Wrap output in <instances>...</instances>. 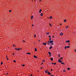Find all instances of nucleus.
Returning a JSON list of instances; mask_svg holds the SVG:
<instances>
[{
    "mask_svg": "<svg viewBox=\"0 0 76 76\" xmlns=\"http://www.w3.org/2000/svg\"><path fill=\"white\" fill-rule=\"evenodd\" d=\"M15 50H18V51H19V50H20V48H15Z\"/></svg>",
    "mask_w": 76,
    "mask_h": 76,
    "instance_id": "nucleus-4",
    "label": "nucleus"
},
{
    "mask_svg": "<svg viewBox=\"0 0 76 76\" xmlns=\"http://www.w3.org/2000/svg\"><path fill=\"white\" fill-rule=\"evenodd\" d=\"M22 49V48H21L20 49Z\"/></svg>",
    "mask_w": 76,
    "mask_h": 76,
    "instance_id": "nucleus-58",
    "label": "nucleus"
},
{
    "mask_svg": "<svg viewBox=\"0 0 76 76\" xmlns=\"http://www.w3.org/2000/svg\"><path fill=\"white\" fill-rule=\"evenodd\" d=\"M74 51H75V52H76V49H75L74 50Z\"/></svg>",
    "mask_w": 76,
    "mask_h": 76,
    "instance_id": "nucleus-33",
    "label": "nucleus"
},
{
    "mask_svg": "<svg viewBox=\"0 0 76 76\" xmlns=\"http://www.w3.org/2000/svg\"><path fill=\"white\" fill-rule=\"evenodd\" d=\"M43 44L44 45H46V44H45V43H43Z\"/></svg>",
    "mask_w": 76,
    "mask_h": 76,
    "instance_id": "nucleus-21",
    "label": "nucleus"
},
{
    "mask_svg": "<svg viewBox=\"0 0 76 76\" xmlns=\"http://www.w3.org/2000/svg\"><path fill=\"white\" fill-rule=\"evenodd\" d=\"M54 36H52V37H53V38H54Z\"/></svg>",
    "mask_w": 76,
    "mask_h": 76,
    "instance_id": "nucleus-42",
    "label": "nucleus"
},
{
    "mask_svg": "<svg viewBox=\"0 0 76 76\" xmlns=\"http://www.w3.org/2000/svg\"><path fill=\"white\" fill-rule=\"evenodd\" d=\"M51 38L49 39L50 41H51Z\"/></svg>",
    "mask_w": 76,
    "mask_h": 76,
    "instance_id": "nucleus-35",
    "label": "nucleus"
},
{
    "mask_svg": "<svg viewBox=\"0 0 76 76\" xmlns=\"http://www.w3.org/2000/svg\"><path fill=\"white\" fill-rule=\"evenodd\" d=\"M67 69L69 70H70V68H67Z\"/></svg>",
    "mask_w": 76,
    "mask_h": 76,
    "instance_id": "nucleus-24",
    "label": "nucleus"
},
{
    "mask_svg": "<svg viewBox=\"0 0 76 76\" xmlns=\"http://www.w3.org/2000/svg\"><path fill=\"white\" fill-rule=\"evenodd\" d=\"M50 60H51V61H53V58H50Z\"/></svg>",
    "mask_w": 76,
    "mask_h": 76,
    "instance_id": "nucleus-10",
    "label": "nucleus"
},
{
    "mask_svg": "<svg viewBox=\"0 0 76 76\" xmlns=\"http://www.w3.org/2000/svg\"><path fill=\"white\" fill-rule=\"evenodd\" d=\"M43 62H45V60H42Z\"/></svg>",
    "mask_w": 76,
    "mask_h": 76,
    "instance_id": "nucleus-32",
    "label": "nucleus"
},
{
    "mask_svg": "<svg viewBox=\"0 0 76 76\" xmlns=\"http://www.w3.org/2000/svg\"><path fill=\"white\" fill-rule=\"evenodd\" d=\"M67 47H66H66H65V49H67Z\"/></svg>",
    "mask_w": 76,
    "mask_h": 76,
    "instance_id": "nucleus-28",
    "label": "nucleus"
},
{
    "mask_svg": "<svg viewBox=\"0 0 76 76\" xmlns=\"http://www.w3.org/2000/svg\"><path fill=\"white\" fill-rule=\"evenodd\" d=\"M45 73H48V71H47V70L45 71Z\"/></svg>",
    "mask_w": 76,
    "mask_h": 76,
    "instance_id": "nucleus-14",
    "label": "nucleus"
},
{
    "mask_svg": "<svg viewBox=\"0 0 76 76\" xmlns=\"http://www.w3.org/2000/svg\"><path fill=\"white\" fill-rule=\"evenodd\" d=\"M34 57H37L35 55L34 56Z\"/></svg>",
    "mask_w": 76,
    "mask_h": 76,
    "instance_id": "nucleus-23",
    "label": "nucleus"
},
{
    "mask_svg": "<svg viewBox=\"0 0 76 76\" xmlns=\"http://www.w3.org/2000/svg\"><path fill=\"white\" fill-rule=\"evenodd\" d=\"M13 46H15V45H13Z\"/></svg>",
    "mask_w": 76,
    "mask_h": 76,
    "instance_id": "nucleus-53",
    "label": "nucleus"
},
{
    "mask_svg": "<svg viewBox=\"0 0 76 76\" xmlns=\"http://www.w3.org/2000/svg\"><path fill=\"white\" fill-rule=\"evenodd\" d=\"M53 42L54 41H53V40H50L48 42L47 44L48 45H50V44H51V45H52L54 44V43H53Z\"/></svg>",
    "mask_w": 76,
    "mask_h": 76,
    "instance_id": "nucleus-1",
    "label": "nucleus"
},
{
    "mask_svg": "<svg viewBox=\"0 0 76 76\" xmlns=\"http://www.w3.org/2000/svg\"><path fill=\"white\" fill-rule=\"evenodd\" d=\"M64 22H66V20H64Z\"/></svg>",
    "mask_w": 76,
    "mask_h": 76,
    "instance_id": "nucleus-29",
    "label": "nucleus"
},
{
    "mask_svg": "<svg viewBox=\"0 0 76 76\" xmlns=\"http://www.w3.org/2000/svg\"><path fill=\"white\" fill-rule=\"evenodd\" d=\"M34 37H36V35H35Z\"/></svg>",
    "mask_w": 76,
    "mask_h": 76,
    "instance_id": "nucleus-37",
    "label": "nucleus"
},
{
    "mask_svg": "<svg viewBox=\"0 0 76 76\" xmlns=\"http://www.w3.org/2000/svg\"><path fill=\"white\" fill-rule=\"evenodd\" d=\"M69 45H70V43H69Z\"/></svg>",
    "mask_w": 76,
    "mask_h": 76,
    "instance_id": "nucleus-49",
    "label": "nucleus"
},
{
    "mask_svg": "<svg viewBox=\"0 0 76 76\" xmlns=\"http://www.w3.org/2000/svg\"><path fill=\"white\" fill-rule=\"evenodd\" d=\"M66 42H68V43L70 42V41L69 40L66 41Z\"/></svg>",
    "mask_w": 76,
    "mask_h": 76,
    "instance_id": "nucleus-8",
    "label": "nucleus"
},
{
    "mask_svg": "<svg viewBox=\"0 0 76 76\" xmlns=\"http://www.w3.org/2000/svg\"><path fill=\"white\" fill-rule=\"evenodd\" d=\"M48 75H51V74L50 73V72H48Z\"/></svg>",
    "mask_w": 76,
    "mask_h": 76,
    "instance_id": "nucleus-5",
    "label": "nucleus"
},
{
    "mask_svg": "<svg viewBox=\"0 0 76 76\" xmlns=\"http://www.w3.org/2000/svg\"><path fill=\"white\" fill-rule=\"evenodd\" d=\"M51 76H54V75H51Z\"/></svg>",
    "mask_w": 76,
    "mask_h": 76,
    "instance_id": "nucleus-41",
    "label": "nucleus"
},
{
    "mask_svg": "<svg viewBox=\"0 0 76 76\" xmlns=\"http://www.w3.org/2000/svg\"><path fill=\"white\" fill-rule=\"evenodd\" d=\"M13 55H15V53H13Z\"/></svg>",
    "mask_w": 76,
    "mask_h": 76,
    "instance_id": "nucleus-44",
    "label": "nucleus"
},
{
    "mask_svg": "<svg viewBox=\"0 0 76 76\" xmlns=\"http://www.w3.org/2000/svg\"><path fill=\"white\" fill-rule=\"evenodd\" d=\"M1 65H2V64H3V62H1Z\"/></svg>",
    "mask_w": 76,
    "mask_h": 76,
    "instance_id": "nucleus-17",
    "label": "nucleus"
},
{
    "mask_svg": "<svg viewBox=\"0 0 76 76\" xmlns=\"http://www.w3.org/2000/svg\"><path fill=\"white\" fill-rule=\"evenodd\" d=\"M61 64H64V63H63V62H61Z\"/></svg>",
    "mask_w": 76,
    "mask_h": 76,
    "instance_id": "nucleus-25",
    "label": "nucleus"
},
{
    "mask_svg": "<svg viewBox=\"0 0 76 76\" xmlns=\"http://www.w3.org/2000/svg\"><path fill=\"white\" fill-rule=\"evenodd\" d=\"M41 0H39V1H41Z\"/></svg>",
    "mask_w": 76,
    "mask_h": 76,
    "instance_id": "nucleus-45",
    "label": "nucleus"
},
{
    "mask_svg": "<svg viewBox=\"0 0 76 76\" xmlns=\"http://www.w3.org/2000/svg\"><path fill=\"white\" fill-rule=\"evenodd\" d=\"M7 58L8 60H9V58H7Z\"/></svg>",
    "mask_w": 76,
    "mask_h": 76,
    "instance_id": "nucleus-38",
    "label": "nucleus"
},
{
    "mask_svg": "<svg viewBox=\"0 0 76 76\" xmlns=\"http://www.w3.org/2000/svg\"><path fill=\"white\" fill-rule=\"evenodd\" d=\"M62 25V24H61H61H60V25Z\"/></svg>",
    "mask_w": 76,
    "mask_h": 76,
    "instance_id": "nucleus-46",
    "label": "nucleus"
},
{
    "mask_svg": "<svg viewBox=\"0 0 76 76\" xmlns=\"http://www.w3.org/2000/svg\"><path fill=\"white\" fill-rule=\"evenodd\" d=\"M37 58H38V57H36Z\"/></svg>",
    "mask_w": 76,
    "mask_h": 76,
    "instance_id": "nucleus-55",
    "label": "nucleus"
},
{
    "mask_svg": "<svg viewBox=\"0 0 76 76\" xmlns=\"http://www.w3.org/2000/svg\"><path fill=\"white\" fill-rule=\"evenodd\" d=\"M66 28H69V26H66Z\"/></svg>",
    "mask_w": 76,
    "mask_h": 76,
    "instance_id": "nucleus-26",
    "label": "nucleus"
},
{
    "mask_svg": "<svg viewBox=\"0 0 76 76\" xmlns=\"http://www.w3.org/2000/svg\"><path fill=\"white\" fill-rule=\"evenodd\" d=\"M46 34V35H47V34H49V33H47Z\"/></svg>",
    "mask_w": 76,
    "mask_h": 76,
    "instance_id": "nucleus-34",
    "label": "nucleus"
},
{
    "mask_svg": "<svg viewBox=\"0 0 76 76\" xmlns=\"http://www.w3.org/2000/svg\"><path fill=\"white\" fill-rule=\"evenodd\" d=\"M41 11H42V10L41 9H40L39 11V13H41Z\"/></svg>",
    "mask_w": 76,
    "mask_h": 76,
    "instance_id": "nucleus-13",
    "label": "nucleus"
},
{
    "mask_svg": "<svg viewBox=\"0 0 76 76\" xmlns=\"http://www.w3.org/2000/svg\"><path fill=\"white\" fill-rule=\"evenodd\" d=\"M26 54H29V55H31V53H26Z\"/></svg>",
    "mask_w": 76,
    "mask_h": 76,
    "instance_id": "nucleus-12",
    "label": "nucleus"
},
{
    "mask_svg": "<svg viewBox=\"0 0 76 76\" xmlns=\"http://www.w3.org/2000/svg\"><path fill=\"white\" fill-rule=\"evenodd\" d=\"M23 42H25V41L23 40Z\"/></svg>",
    "mask_w": 76,
    "mask_h": 76,
    "instance_id": "nucleus-48",
    "label": "nucleus"
},
{
    "mask_svg": "<svg viewBox=\"0 0 76 76\" xmlns=\"http://www.w3.org/2000/svg\"><path fill=\"white\" fill-rule=\"evenodd\" d=\"M12 12V10H10L9 11V12Z\"/></svg>",
    "mask_w": 76,
    "mask_h": 76,
    "instance_id": "nucleus-27",
    "label": "nucleus"
},
{
    "mask_svg": "<svg viewBox=\"0 0 76 76\" xmlns=\"http://www.w3.org/2000/svg\"><path fill=\"white\" fill-rule=\"evenodd\" d=\"M42 64H43V63H42Z\"/></svg>",
    "mask_w": 76,
    "mask_h": 76,
    "instance_id": "nucleus-51",
    "label": "nucleus"
},
{
    "mask_svg": "<svg viewBox=\"0 0 76 76\" xmlns=\"http://www.w3.org/2000/svg\"><path fill=\"white\" fill-rule=\"evenodd\" d=\"M58 57H60V55L58 54Z\"/></svg>",
    "mask_w": 76,
    "mask_h": 76,
    "instance_id": "nucleus-40",
    "label": "nucleus"
},
{
    "mask_svg": "<svg viewBox=\"0 0 76 76\" xmlns=\"http://www.w3.org/2000/svg\"><path fill=\"white\" fill-rule=\"evenodd\" d=\"M45 44H47V42H46L45 43Z\"/></svg>",
    "mask_w": 76,
    "mask_h": 76,
    "instance_id": "nucleus-52",
    "label": "nucleus"
},
{
    "mask_svg": "<svg viewBox=\"0 0 76 76\" xmlns=\"http://www.w3.org/2000/svg\"><path fill=\"white\" fill-rule=\"evenodd\" d=\"M58 61L59 63H61V61L60 60V59L58 58Z\"/></svg>",
    "mask_w": 76,
    "mask_h": 76,
    "instance_id": "nucleus-3",
    "label": "nucleus"
},
{
    "mask_svg": "<svg viewBox=\"0 0 76 76\" xmlns=\"http://www.w3.org/2000/svg\"><path fill=\"white\" fill-rule=\"evenodd\" d=\"M6 57H7V56Z\"/></svg>",
    "mask_w": 76,
    "mask_h": 76,
    "instance_id": "nucleus-57",
    "label": "nucleus"
},
{
    "mask_svg": "<svg viewBox=\"0 0 76 76\" xmlns=\"http://www.w3.org/2000/svg\"><path fill=\"white\" fill-rule=\"evenodd\" d=\"M50 19H52L53 18V17H52V16H51L50 17Z\"/></svg>",
    "mask_w": 76,
    "mask_h": 76,
    "instance_id": "nucleus-15",
    "label": "nucleus"
},
{
    "mask_svg": "<svg viewBox=\"0 0 76 76\" xmlns=\"http://www.w3.org/2000/svg\"><path fill=\"white\" fill-rule=\"evenodd\" d=\"M49 37H50V38H51V36H49Z\"/></svg>",
    "mask_w": 76,
    "mask_h": 76,
    "instance_id": "nucleus-39",
    "label": "nucleus"
},
{
    "mask_svg": "<svg viewBox=\"0 0 76 76\" xmlns=\"http://www.w3.org/2000/svg\"><path fill=\"white\" fill-rule=\"evenodd\" d=\"M53 48V47L50 46V47L49 48V49H51Z\"/></svg>",
    "mask_w": 76,
    "mask_h": 76,
    "instance_id": "nucleus-16",
    "label": "nucleus"
},
{
    "mask_svg": "<svg viewBox=\"0 0 76 76\" xmlns=\"http://www.w3.org/2000/svg\"><path fill=\"white\" fill-rule=\"evenodd\" d=\"M52 70H53V69H51V71H52Z\"/></svg>",
    "mask_w": 76,
    "mask_h": 76,
    "instance_id": "nucleus-43",
    "label": "nucleus"
},
{
    "mask_svg": "<svg viewBox=\"0 0 76 76\" xmlns=\"http://www.w3.org/2000/svg\"><path fill=\"white\" fill-rule=\"evenodd\" d=\"M39 41H40V40H39Z\"/></svg>",
    "mask_w": 76,
    "mask_h": 76,
    "instance_id": "nucleus-54",
    "label": "nucleus"
},
{
    "mask_svg": "<svg viewBox=\"0 0 76 76\" xmlns=\"http://www.w3.org/2000/svg\"><path fill=\"white\" fill-rule=\"evenodd\" d=\"M41 69H42V67H41Z\"/></svg>",
    "mask_w": 76,
    "mask_h": 76,
    "instance_id": "nucleus-50",
    "label": "nucleus"
},
{
    "mask_svg": "<svg viewBox=\"0 0 76 76\" xmlns=\"http://www.w3.org/2000/svg\"><path fill=\"white\" fill-rule=\"evenodd\" d=\"M59 60H61L62 59H63V57L60 58H59Z\"/></svg>",
    "mask_w": 76,
    "mask_h": 76,
    "instance_id": "nucleus-9",
    "label": "nucleus"
},
{
    "mask_svg": "<svg viewBox=\"0 0 76 76\" xmlns=\"http://www.w3.org/2000/svg\"><path fill=\"white\" fill-rule=\"evenodd\" d=\"M13 62H14L15 63H16V61L15 60H14L13 61Z\"/></svg>",
    "mask_w": 76,
    "mask_h": 76,
    "instance_id": "nucleus-18",
    "label": "nucleus"
},
{
    "mask_svg": "<svg viewBox=\"0 0 76 76\" xmlns=\"http://www.w3.org/2000/svg\"><path fill=\"white\" fill-rule=\"evenodd\" d=\"M49 54L50 55L49 56H50V57L51 56V53L50 52H48Z\"/></svg>",
    "mask_w": 76,
    "mask_h": 76,
    "instance_id": "nucleus-2",
    "label": "nucleus"
},
{
    "mask_svg": "<svg viewBox=\"0 0 76 76\" xmlns=\"http://www.w3.org/2000/svg\"><path fill=\"white\" fill-rule=\"evenodd\" d=\"M35 51H37V48H35L34 49Z\"/></svg>",
    "mask_w": 76,
    "mask_h": 76,
    "instance_id": "nucleus-11",
    "label": "nucleus"
},
{
    "mask_svg": "<svg viewBox=\"0 0 76 76\" xmlns=\"http://www.w3.org/2000/svg\"><path fill=\"white\" fill-rule=\"evenodd\" d=\"M60 35L61 36H62V35H63V34L61 33H60Z\"/></svg>",
    "mask_w": 76,
    "mask_h": 76,
    "instance_id": "nucleus-6",
    "label": "nucleus"
},
{
    "mask_svg": "<svg viewBox=\"0 0 76 76\" xmlns=\"http://www.w3.org/2000/svg\"><path fill=\"white\" fill-rule=\"evenodd\" d=\"M63 72H66V70H65V69H64L63 70Z\"/></svg>",
    "mask_w": 76,
    "mask_h": 76,
    "instance_id": "nucleus-19",
    "label": "nucleus"
},
{
    "mask_svg": "<svg viewBox=\"0 0 76 76\" xmlns=\"http://www.w3.org/2000/svg\"><path fill=\"white\" fill-rule=\"evenodd\" d=\"M32 26H34V25H33V24H32Z\"/></svg>",
    "mask_w": 76,
    "mask_h": 76,
    "instance_id": "nucleus-47",
    "label": "nucleus"
},
{
    "mask_svg": "<svg viewBox=\"0 0 76 76\" xmlns=\"http://www.w3.org/2000/svg\"><path fill=\"white\" fill-rule=\"evenodd\" d=\"M32 1H33V0H32Z\"/></svg>",
    "mask_w": 76,
    "mask_h": 76,
    "instance_id": "nucleus-56",
    "label": "nucleus"
},
{
    "mask_svg": "<svg viewBox=\"0 0 76 76\" xmlns=\"http://www.w3.org/2000/svg\"><path fill=\"white\" fill-rule=\"evenodd\" d=\"M23 67H24V66H25V64H23Z\"/></svg>",
    "mask_w": 76,
    "mask_h": 76,
    "instance_id": "nucleus-36",
    "label": "nucleus"
},
{
    "mask_svg": "<svg viewBox=\"0 0 76 76\" xmlns=\"http://www.w3.org/2000/svg\"><path fill=\"white\" fill-rule=\"evenodd\" d=\"M67 48H70V46H67Z\"/></svg>",
    "mask_w": 76,
    "mask_h": 76,
    "instance_id": "nucleus-22",
    "label": "nucleus"
},
{
    "mask_svg": "<svg viewBox=\"0 0 76 76\" xmlns=\"http://www.w3.org/2000/svg\"><path fill=\"white\" fill-rule=\"evenodd\" d=\"M34 18V17H33V16H31V18Z\"/></svg>",
    "mask_w": 76,
    "mask_h": 76,
    "instance_id": "nucleus-31",
    "label": "nucleus"
},
{
    "mask_svg": "<svg viewBox=\"0 0 76 76\" xmlns=\"http://www.w3.org/2000/svg\"><path fill=\"white\" fill-rule=\"evenodd\" d=\"M15 47H16V46H15Z\"/></svg>",
    "mask_w": 76,
    "mask_h": 76,
    "instance_id": "nucleus-59",
    "label": "nucleus"
},
{
    "mask_svg": "<svg viewBox=\"0 0 76 76\" xmlns=\"http://www.w3.org/2000/svg\"><path fill=\"white\" fill-rule=\"evenodd\" d=\"M43 15V14L42 13H41V16H42Z\"/></svg>",
    "mask_w": 76,
    "mask_h": 76,
    "instance_id": "nucleus-20",
    "label": "nucleus"
},
{
    "mask_svg": "<svg viewBox=\"0 0 76 76\" xmlns=\"http://www.w3.org/2000/svg\"><path fill=\"white\" fill-rule=\"evenodd\" d=\"M54 64L55 65H56V63H52V64Z\"/></svg>",
    "mask_w": 76,
    "mask_h": 76,
    "instance_id": "nucleus-7",
    "label": "nucleus"
},
{
    "mask_svg": "<svg viewBox=\"0 0 76 76\" xmlns=\"http://www.w3.org/2000/svg\"><path fill=\"white\" fill-rule=\"evenodd\" d=\"M49 25L50 26H52V25H51V24L50 23L49 24Z\"/></svg>",
    "mask_w": 76,
    "mask_h": 76,
    "instance_id": "nucleus-30",
    "label": "nucleus"
}]
</instances>
